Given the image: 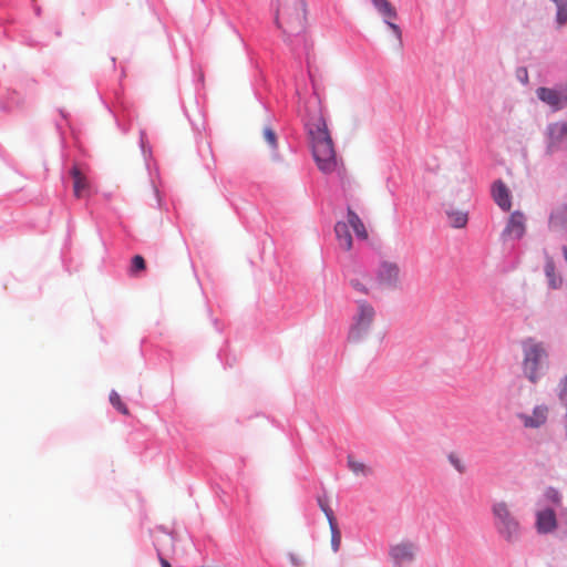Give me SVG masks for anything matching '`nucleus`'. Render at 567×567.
<instances>
[{"mask_svg": "<svg viewBox=\"0 0 567 567\" xmlns=\"http://www.w3.org/2000/svg\"><path fill=\"white\" fill-rule=\"evenodd\" d=\"M305 126L318 168L324 174L336 172L339 159L320 103L313 105L312 110L307 106Z\"/></svg>", "mask_w": 567, "mask_h": 567, "instance_id": "nucleus-1", "label": "nucleus"}, {"mask_svg": "<svg viewBox=\"0 0 567 567\" xmlns=\"http://www.w3.org/2000/svg\"><path fill=\"white\" fill-rule=\"evenodd\" d=\"M276 23L286 35V40L299 38L306 28V8L303 0H278Z\"/></svg>", "mask_w": 567, "mask_h": 567, "instance_id": "nucleus-2", "label": "nucleus"}, {"mask_svg": "<svg viewBox=\"0 0 567 567\" xmlns=\"http://www.w3.org/2000/svg\"><path fill=\"white\" fill-rule=\"evenodd\" d=\"M548 368V352L543 342L528 339L523 342L522 371L532 383H537Z\"/></svg>", "mask_w": 567, "mask_h": 567, "instance_id": "nucleus-3", "label": "nucleus"}, {"mask_svg": "<svg viewBox=\"0 0 567 567\" xmlns=\"http://www.w3.org/2000/svg\"><path fill=\"white\" fill-rule=\"evenodd\" d=\"M491 513L493 525L499 537L508 543L515 544L522 537V525L511 506L505 501H497L492 504Z\"/></svg>", "mask_w": 567, "mask_h": 567, "instance_id": "nucleus-4", "label": "nucleus"}, {"mask_svg": "<svg viewBox=\"0 0 567 567\" xmlns=\"http://www.w3.org/2000/svg\"><path fill=\"white\" fill-rule=\"evenodd\" d=\"M375 309L367 300H359L357 302V311L352 318V324L350 329V337L353 340H359L365 336L375 320Z\"/></svg>", "mask_w": 567, "mask_h": 567, "instance_id": "nucleus-5", "label": "nucleus"}, {"mask_svg": "<svg viewBox=\"0 0 567 567\" xmlns=\"http://www.w3.org/2000/svg\"><path fill=\"white\" fill-rule=\"evenodd\" d=\"M375 279L379 286L383 288L400 289L402 286L401 268L394 261L383 260L375 271Z\"/></svg>", "mask_w": 567, "mask_h": 567, "instance_id": "nucleus-6", "label": "nucleus"}, {"mask_svg": "<svg viewBox=\"0 0 567 567\" xmlns=\"http://www.w3.org/2000/svg\"><path fill=\"white\" fill-rule=\"evenodd\" d=\"M417 555V546L411 539H403L389 547V557L394 567H404L414 563Z\"/></svg>", "mask_w": 567, "mask_h": 567, "instance_id": "nucleus-7", "label": "nucleus"}, {"mask_svg": "<svg viewBox=\"0 0 567 567\" xmlns=\"http://www.w3.org/2000/svg\"><path fill=\"white\" fill-rule=\"evenodd\" d=\"M348 282L353 291L359 295L370 296L372 292L373 279L368 271L361 268H354L349 272Z\"/></svg>", "mask_w": 567, "mask_h": 567, "instance_id": "nucleus-8", "label": "nucleus"}, {"mask_svg": "<svg viewBox=\"0 0 567 567\" xmlns=\"http://www.w3.org/2000/svg\"><path fill=\"white\" fill-rule=\"evenodd\" d=\"M549 415V408L546 404L536 405L532 413H519L517 417L526 429H539L545 425Z\"/></svg>", "mask_w": 567, "mask_h": 567, "instance_id": "nucleus-9", "label": "nucleus"}, {"mask_svg": "<svg viewBox=\"0 0 567 567\" xmlns=\"http://www.w3.org/2000/svg\"><path fill=\"white\" fill-rule=\"evenodd\" d=\"M535 527L538 534H549L557 528L556 514L551 508L540 509L536 513Z\"/></svg>", "mask_w": 567, "mask_h": 567, "instance_id": "nucleus-10", "label": "nucleus"}, {"mask_svg": "<svg viewBox=\"0 0 567 567\" xmlns=\"http://www.w3.org/2000/svg\"><path fill=\"white\" fill-rule=\"evenodd\" d=\"M374 7L379 11L380 14L383 16L385 23L389 28L394 32L396 38L401 39V30L398 24L391 22V19L396 18V11L394 7L388 0H372Z\"/></svg>", "mask_w": 567, "mask_h": 567, "instance_id": "nucleus-11", "label": "nucleus"}, {"mask_svg": "<svg viewBox=\"0 0 567 567\" xmlns=\"http://www.w3.org/2000/svg\"><path fill=\"white\" fill-rule=\"evenodd\" d=\"M537 96L540 101L548 104L553 110H559L567 105V95H563L553 89L539 87L537 90Z\"/></svg>", "mask_w": 567, "mask_h": 567, "instance_id": "nucleus-12", "label": "nucleus"}, {"mask_svg": "<svg viewBox=\"0 0 567 567\" xmlns=\"http://www.w3.org/2000/svg\"><path fill=\"white\" fill-rule=\"evenodd\" d=\"M492 196L499 208L507 212L512 207V196L507 186L502 181H496L492 186Z\"/></svg>", "mask_w": 567, "mask_h": 567, "instance_id": "nucleus-13", "label": "nucleus"}, {"mask_svg": "<svg viewBox=\"0 0 567 567\" xmlns=\"http://www.w3.org/2000/svg\"><path fill=\"white\" fill-rule=\"evenodd\" d=\"M505 235L519 239L525 234V216L520 212H514L504 230Z\"/></svg>", "mask_w": 567, "mask_h": 567, "instance_id": "nucleus-14", "label": "nucleus"}, {"mask_svg": "<svg viewBox=\"0 0 567 567\" xmlns=\"http://www.w3.org/2000/svg\"><path fill=\"white\" fill-rule=\"evenodd\" d=\"M349 228L348 221H338L334 226L338 245L346 251H350L353 247V239Z\"/></svg>", "mask_w": 567, "mask_h": 567, "instance_id": "nucleus-15", "label": "nucleus"}, {"mask_svg": "<svg viewBox=\"0 0 567 567\" xmlns=\"http://www.w3.org/2000/svg\"><path fill=\"white\" fill-rule=\"evenodd\" d=\"M347 221L349 227L353 229L355 236L359 239L367 240L369 238V233L365 228V225L350 206L347 208Z\"/></svg>", "mask_w": 567, "mask_h": 567, "instance_id": "nucleus-16", "label": "nucleus"}, {"mask_svg": "<svg viewBox=\"0 0 567 567\" xmlns=\"http://www.w3.org/2000/svg\"><path fill=\"white\" fill-rule=\"evenodd\" d=\"M71 175L73 178L74 196L78 198L85 196L89 190V182L86 177L81 173V171L76 166H73Z\"/></svg>", "mask_w": 567, "mask_h": 567, "instance_id": "nucleus-17", "label": "nucleus"}, {"mask_svg": "<svg viewBox=\"0 0 567 567\" xmlns=\"http://www.w3.org/2000/svg\"><path fill=\"white\" fill-rule=\"evenodd\" d=\"M347 464L354 475L369 476L373 473V470L369 465L355 460L352 455H348Z\"/></svg>", "mask_w": 567, "mask_h": 567, "instance_id": "nucleus-18", "label": "nucleus"}, {"mask_svg": "<svg viewBox=\"0 0 567 567\" xmlns=\"http://www.w3.org/2000/svg\"><path fill=\"white\" fill-rule=\"evenodd\" d=\"M318 503H319L321 511L324 513V515L328 519L331 532L334 534V537L337 536L339 538L338 524H337L333 511L330 508L328 501L326 498H319Z\"/></svg>", "mask_w": 567, "mask_h": 567, "instance_id": "nucleus-19", "label": "nucleus"}, {"mask_svg": "<svg viewBox=\"0 0 567 567\" xmlns=\"http://www.w3.org/2000/svg\"><path fill=\"white\" fill-rule=\"evenodd\" d=\"M447 218L450 225L454 228H463L468 221V215L463 210H450L447 212Z\"/></svg>", "mask_w": 567, "mask_h": 567, "instance_id": "nucleus-20", "label": "nucleus"}, {"mask_svg": "<svg viewBox=\"0 0 567 567\" xmlns=\"http://www.w3.org/2000/svg\"><path fill=\"white\" fill-rule=\"evenodd\" d=\"M549 134L553 140L563 141L567 140V124L555 123L549 126Z\"/></svg>", "mask_w": 567, "mask_h": 567, "instance_id": "nucleus-21", "label": "nucleus"}, {"mask_svg": "<svg viewBox=\"0 0 567 567\" xmlns=\"http://www.w3.org/2000/svg\"><path fill=\"white\" fill-rule=\"evenodd\" d=\"M110 402L122 414H124V415H128L130 414V411H128L127 406L122 401L120 394L116 391H111V393H110Z\"/></svg>", "mask_w": 567, "mask_h": 567, "instance_id": "nucleus-22", "label": "nucleus"}, {"mask_svg": "<svg viewBox=\"0 0 567 567\" xmlns=\"http://www.w3.org/2000/svg\"><path fill=\"white\" fill-rule=\"evenodd\" d=\"M447 460L450 462V464L458 472V473H464L466 471V466L463 462V460L460 457L458 454L456 453H450L447 455Z\"/></svg>", "mask_w": 567, "mask_h": 567, "instance_id": "nucleus-23", "label": "nucleus"}, {"mask_svg": "<svg viewBox=\"0 0 567 567\" xmlns=\"http://www.w3.org/2000/svg\"><path fill=\"white\" fill-rule=\"evenodd\" d=\"M262 135L269 147L272 151H275L277 148V135L275 131L271 127L267 126L264 128Z\"/></svg>", "mask_w": 567, "mask_h": 567, "instance_id": "nucleus-24", "label": "nucleus"}, {"mask_svg": "<svg viewBox=\"0 0 567 567\" xmlns=\"http://www.w3.org/2000/svg\"><path fill=\"white\" fill-rule=\"evenodd\" d=\"M146 262L141 255H136L132 259L131 272L135 275L138 271L145 270Z\"/></svg>", "mask_w": 567, "mask_h": 567, "instance_id": "nucleus-25", "label": "nucleus"}, {"mask_svg": "<svg viewBox=\"0 0 567 567\" xmlns=\"http://www.w3.org/2000/svg\"><path fill=\"white\" fill-rule=\"evenodd\" d=\"M558 395L561 401H564L567 405V377L564 378L559 383V392Z\"/></svg>", "mask_w": 567, "mask_h": 567, "instance_id": "nucleus-26", "label": "nucleus"}, {"mask_svg": "<svg viewBox=\"0 0 567 567\" xmlns=\"http://www.w3.org/2000/svg\"><path fill=\"white\" fill-rule=\"evenodd\" d=\"M546 496L550 502L555 504H560L561 496L556 489L549 488L546 493Z\"/></svg>", "mask_w": 567, "mask_h": 567, "instance_id": "nucleus-27", "label": "nucleus"}, {"mask_svg": "<svg viewBox=\"0 0 567 567\" xmlns=\"http://www.w3.org/2000/svg\"><path fill=\"white\" fill-rule=\"evenodd\" d=\"M289 560L293 567H301L303 565V560L300 555L290 553Z\"/></svg>", "mask_w": 567, "mask_h": 567, "instance_id": "nucleus-28", "label": "nucleus"}, {"mask_svg": "<svg viewBox=\"0 0 567 567\" xmlns=\"http://www.w3.org/2000/svg\"><path fill=\"white\" fill-rule=\"evenodd\" d=\"M157 557L162 567H172V565L162 556L161 551L157 549Z\"/></svg>", "mask_w": 567, "mask_h": 567, "instance_id": "nucleus-29", "label": "nucleus"}, {"mask_svg": "<svg viewBox=\"0 0 567 567\" xmlns=\"http://www.w3.org/2000/svg\"><path fill=\"white\" fill-rule=\"evenodd\" d=\"M331 535H332V545L334 547V550H337L339 547V544H340V539H338L337 536L334 537V534L332 532H331ZM339 538H341L340 534H339Z\"/></svg>", "mask_w": 567, "mask_h": 567, "instance_id": "nucleus-30", "label": "nucleus"}, {"mask_svg": "<svg viewBox=\"0 0 567 567\" xmlns=\"http://www.w3.org/2000/svg\"><path fill=\"white\" fill-rule=\"evenodd\" d=\"M564 255H565V258L567 260V247L564 248Z\"/></svg>", "mask_w": 567, "mask_h": 567, "instance_id": "nucleus-31", "label": "nucleus"}]
</instances>
